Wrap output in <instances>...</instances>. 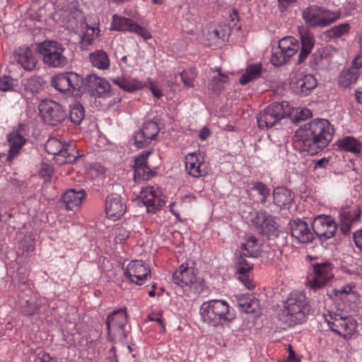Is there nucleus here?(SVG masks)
I'll return each mask as SVG.
<instances>
[{
    "mask_svg": "<svg viewBox=\"0 0 362 362\" xmlns=\"http://www.w3.org/2000/svg\"><path fill=\"white\" fill-rule=\"evenodd\" d=\"M290 114L291 107L288 102L272 103L257 115V125L262 129L272 128Z\"/></svg>",
    "mask_w": 362,
    "mask_h": 362,
    "instance_id": "0eeeda50",
    "label": "nucleus"
},
{
    "mask_svg": "<svg viewBox=\"0 0 362 362\" xmlns=\"http://www.w3.org/2000/svg\"><path fill=\"white\" fill-rule=\"evenodd\" d=\"M140 202L146 207L148 213H155L165 204L160 188L157 186L142 187L138 197Z\"/></svg>",
    "mask_w": 362,
    "mask_h": 362,
    "instance_id": "ddd939ff",
    "label": "nucleus"
},
{
    "mask_svg": "<svg viewBox=\"0 0 362 362\" xmlns=\"http://www.w3.org/2000/svg\"><path fill=\"white\" fill-rule=\"evenodd\" d=\"M353 238L356 246L362 251V228L354 232Z\"/></svg>",
    "mask_w": 362,
    "mask_h": 362,
    "instance_id": "13d9d810",
    "label": "nucleus"
},
{
    "mask_svg": "<svg viewBox=\"0 0 362 362\" xmlns=\"http://www.w3.org/2000/svg\"><path fill=\"white\" fill-rule=\"evenodd\" d=\"M309 313L310 306L305 293L294 291L284 302V307L279 314V317L285 325L292 327L305 322Z\"/></svg>",
    "mask_w": 362,
    "mask_h": 362,
    "instance_id": "f03ea898",
    "label": "nucleus"
},
{
    "mask_svg": "<svg viewBox=\"0 0 362 362\" xmlns=\"http://www.w3.org/2000/svg\"><path fill=\"white\" fill-rule=\"evenodd\" d=\"M340 17L338 12L324 9L317 6H311L303 11V18L305 23L311 27H326L336 21Z\"/></svg>",
    "mask_w": 362,
    "mask_h": 362,
    "instance_id": "1a4fd4ad",
    "label": "nucleus"
},
{
    "mask_svg": "<svg viewBox=\"0 0 362 362\" xmlns=\"http://www.w3.org/2000/svg\"><path fill=\"white\" fill-rule=\"evenodd\" d=\"M279 48L283 49L286 56L291 57L299 49L298 41L291 36L283 37L279 41Z\"/></svg>",
    "mask_w": 362,
    "mask_h": 362,
    "instance_id": "a19ab883",
    "label": "nucleus"
},
{
    "mask_svg": "<svg viewBox=\"0 0 362 362\" xmlns=\"http://www.w3.org/2000/svg\"><path fill=\"white\" fill-rule=\"evenodd\" d=\"M51 84L59 92L71 93L80 90L83 85V78L72 71L64 72L53 76Z\"/></svg>",
    "mask_w": 362,
    "mask_h": 362,
    "instance_id": "f8f14e48",
    "label": "nucleus"
},
{
    "mask_svg": "<svg viewBox=\"0 0 362 362\" xmlns=\"http://www.w3.org/2000/svg\"><path fill=\"white\" fill-rule=\"evenodd\" d=\"M81 16V13L78 9H74L73 10L69 15V21H71V19H75Z\"/></svg>",
    "mask_w": 362,
    "mask_h": 362,
    "instance_id": "338daca9",
    "label": "nucleus"
},
{
    "mask_svg": "<svg viewBox=\"0 0 362 362\" xmlns=\"http://www.w3.org/2000/svg\"><path fill=\"white\" fill-rule=\"evenodd\" d=\"M112 82L127 92H133L143 87L142 82L139 79L125 75L114 78Z\"/></svg>",
    "mask_w": 362,
    "mask_h": 362,
    "instance_id": "72a5a7b5",
    "label": "nucleus"
},
{
    "mask_svg": "<svg viewBox=\"0 0 362 362\" xmlns=\"http://www.w3.org/2000/svg\"><path fill=\"white\" fill-rule=\"evenodd\" d=\"M127 322L126 308L112 312L107 317L106 327L109 338L114 341H122L125 338L124 327Z\"/></svg>",
    "mask_w": 362,
    "mask_h": 362,
    "instance_id": "9b49d317",
    "label": "nucleus"
},
{
    "mask_svg": "<svg viewBox=\"0 0 362 362\" xmlns=\"http://www.w3.org/2000/svg\"><path fill=\"white\" fill-rule=\"evenodd\" d=\"M355 96L356 101L358 103L362 104V90H361L360 88L357 89L355 91Z\"/></svg>",
    "mask_w": 362,
    "mask_h": 362,
    "instance_id": "774afa93",
    "label": "nucleus"
},
{
    "mask_svg": "<svg viewBox=\"0 0 362 362\" xmlns=\"http://www.w3.org/2000/svg\"><path fill=\"white\" fill-rule=\"evenodd\" d=\"M127 209L125 204L118 194H110L106 199L105 212L107 216L116 221L120 218Z\"/></svg>",
    "mask_w": 362,
    "mask_h": 362,
    "instance_id": "393cba45",
    "label": "nucleus"
},
{
    "mask_svg": "<svg viewBox=\"0 0 362 362\" xmlns=\"http://www.w3.org/2000/svg\"><path fill=\"white\" fill-rule=\"evenodd\" d=\"M150 90H151L153 96L157 98H160L163 95L162 90L155 87L153 84H151Z\"/></svg>",
    "mask_w": 362,
    "mask_h": 362,
    "instance_id": "0e129e2a",
    "label": "nucleus"
},
{
    "mask_svg": "<svg viewBox=\"0 0 362 362\" xmlns=\"http://www.w3.org/2000/svg\"><path fill=\"white\" fill-rule=\"evenodd\" d=\"M120 68L124 71H129V69H134L136 66V60L134 58L123 56L119 62Z\"/></svg>",
    "mask_w": 362,
    "mask_h": 362,
    "instance_id": "603ef678",
    "label": "nucleus"
},
{
    "mask_svg": "<svg viewBox=\"0 0 362 362\" xmlns=\"http://www.w3.org/2000/svg\"><path fill=\"white\" fill-rule=\"evenodd\" d=\"M151 153V151L141 153L134 159V179L135 180H149L153 177V173L147 164V158Z\"/></svg>",
    "mask_w": 362,
    "mask_h": 362,
    "instance_id": "a878e982",
    "label": "nucleus"
},
{
    "mask_svg": "<svg viewBox=\"0 0 362 362\" xmlns=\"http://www.w3.org/2000/svg\"><path fill=\"white\" fill-rule=\"evenodd\" d=\"M286 52L279 46L273 50L271 55V63L275 66H280L285 64L289 59L290 57L286 55Z\"/></svg>",
    "mask_w": 362,
    "mask_h": 362,
    "instance_id": "c03bdc74",
    "label": "nucleus"
},
{
    "mask_svg": "<svg viewBox=\"0 0 362 362\" xmlns=\"http://www.w3.org/2000/svg\"><path fill=\"white\" fill-rule=\"evenodd\" d=\"M337 229V223L330 216H317L313 222V232L321 239L327 240L334 237Z\"/></svg>",
    "mask_w": 362,
    "mask_h": 362,
    "instance_id": "a211bd4d",
    "label": "nucleus"
},
{
    "mask_svg": "<svg viewBox=\"0 0 362 362\" xmlns=\"http://www.w3.org/2000/svg\"><path fill=\"white\" fill-rule=\"evenodd\" d=\"M334 269L329 261L312 263L307 278V287L313 291L325 288L334 276Z\"/></svg>",
    "mask_w": 362,
    "mask_h": 362,
    "instance_id": "39448f33",
    "label": "nucleus"
},
{
    "mask_svg": "<svg viewBox=\"0 0 362 362\" xmlns=\"http://www.w3.org/2000/svg\"><path fill=\"white\" fill-rule=\"evenodd\" d=\"M39 110L45 122L52 126L62 123L66 117L62 106L53 100L42 101Z\"/></svg>",
    "mask_w": 362,
    "mask_h": 362,
    "instance_id": "4468645a",
    "label": "nucleus"
},
{
    "mask_svg": "<svg viewBox=\"0 0 362 362\" xmlns=\"http://www.w3.org/2000/svg\"><path fill=\"white\" fill-rule=\"evenodd\" d=\"M351 223L341 221L340 229L344 234H347L351 230Z\"/></svg>",
    "mask_w": 362,
    "mask_h": 362,
    "instance_id": "e2e57ef3",
    "label": "nucleus"
},
{
    "mask_svg": "<svg viewBox=\"0 0 362 362\" xmlns=\"http://www.w3.org/2000/svg\"><path fill=\"white\" fill-rule=\"evenodd\" d=\"M185 168L189 175L199 178L207 174L206 163L199 153H189L185 156Z\"/></svg>",
    "mask_w": 362,
    "mask_h": 362,
    "instance_id": "6ab92c4d",
    "label": "nucleus"
},
{
    "mask_svg": "<svg viewBox=\"0 0 362 362\" xmlns=\"http://www.w3.org/2000/svg\"><path fill=\"white\" fill-rule=\"evenodd\" d=\"M85 110L82 105L75 102L70 105L69 119L74 124H80L84 119Z\"/></svg>",
    "mask_w": 362,
    "mask_h": 362,
    "instance_id": "79ce46f5",
    "label": "nucleus"
},
{
    "mask_svg": "<svg viewBox=\"0 0 362 362\" xmlns=\"http://www.w3.org/2000/svg\"><path fill=\"white\" fill-rule=\"evenodd\" d=\"M334 132V127L328 120L317 119L299 127L296 137L302 151L315 155L332 141Z\"/></svg>",
    "mask_w": 362,
    "mask_h": 362,
    "instance_id": "f257e3e1",
    "label": "nucleus"
},
{
    "mask_svg": "<svg viewBox=\"0 0 362 362\" xmlns=\"http://www.w3.org/2000/svg\"><path fill=\"white\" fill-rule=\"evenodd\" d=\"M51 4L47 0H33L28 10V14L34 21H42L51 8Z\"/></svg>",
    "mask_w": 362,
    "mask_h": 362,
    "instance_id": "2f4dec72",
    "label": "nucleus"
},
{
    "mask_svg": "<svg viewBox=\"0 0 362 362\" xmlns=\"http://www.w3.org/2000/svg\"><path fill=\"white\" fill-rule=\"evenodd\" d=\"M317 79L313 74H298L292 83V88L300 96L309 95L317 86Z\"/></svg>",
    "mask_w": 362,
    "mask_h": 362,
    "instance_id": "b1692460",
    "label": "nucleus"
},
{
    "mask_svg": "<svg viewBox=\"0 0 362 362\" xmlns=\"http://www.w3.org/2000/svg\"><path fill=\"white\" fill-rule=\"evenodd\" d=\"M293 199V194L287 188L279 187L273 191V202L281 209H289Z\"/></svg>",
    "mask_w": 362,
    "mask_h": 362,
    "instance_id": "c756f323",
    "label": "nucleus"
},
{
    "mask_svg": "<svg viewBox=\"0 0 362 362\" xmlns=\"http://www.w3.org/2000/svg\"><path fill=\"white\" fill-rule=\"evenodd\" d=\"M252 189L256 191L259 195L262 197L260 199L261 204H265L268 197L270 195V189L262 182H255Z\"/></svg>",
    "mask_w": 362,
    "mask_h": 362,
    "instance_id": "de8ad7c7",
    "label": "nucleus"
},
{
    "mask_svg": "<svg viewBox=\"0 0 362 362\" xmlns=\"http://www.w3.org/2000/svg\"><path fill=\"white\" fill-rule=\"evenodd\" d=\"M199 314L204 323L213 327L230 322L235 317L227 301L216 299L204 302L201 305Z\"/></svg>",
    "mask_w": 362,
    "mask_h": 362,
    "instance_id": "7ed1b4c3",
    "label": "nucleus"
},
{
    "mask_svg": "<svg viewBox=\"0 0 362 362\" xmlns=\"http://www.w3.org/2000/svg\"><path fill=\"white\" fill-rule=\"evenodd\" d=\"M45 150L54 156V159L59 165L74 163L80 156L74 144H66L54 137L47 140Z\"/></svg>",
    "mask_w": 362,
    "mask_h": 362,
    "instance_id": "6e6552de",
    "label": "nucleus"
},
{
    "mask_svg": "<svg viewBox=\"0 0 362 362\" xmlns=\"http://www.w3.org/2000/svg\"><path fill=\"white\" fill-rule=\"evenodd\" d=\"M14 59L26 71L34 70L37 63L34 53L26 46L19 47L16 49Z\"/></svg>",
    "mask_w": 362,
    "mask_h": 362,
    "instance_id": "bb28decb",
    "label": "nucleus"
},
{
    "mask_svg": "<svg viewBox=\"0 0 362 362\" xmlns=\"http://www.w3.org/2000/svg\"><path fill=\"white\" fill-rule=\"evenodd\" d=\"M245 257L242 253L240 254L238 261L237 274H238V279L243 285L249 290H252L254 285L250 281V274L254 264L246 260Z\"/></svg>",
    "mask_w": 362,
    "mask_h": 362,
    "instance_id": "cd10ccee",
    "label": "nucleus"
},
{
    "mask_svg": "<svg viewBox=\"0 0 362 362\" xmlns=\"http://www.w3.org/2000/svg\"><path fill=\"white\" fill-rule=\"evenodd\" d=\"M28 134V126L24 124H19L7 135V141L9 144L8 160H13L20 153L22 147L26 143V136Z\"/></svg>",
    "mask_w": 362,
    "mask_h": 362,
    "instance_id": "2eb2a0df",
    "label": "nucleus"
},
{
    "mask_svg": "<svg viewBox=\"0 0 362 362\" xmlns=\"http://www.w3.org/2000/svg\"><path fill=\"white\" fill-rule=\"evenodd\" d=\"M218 72V76H214L211 82V86L214 91H220L223 86L228 81V76L221 72L220 69L216 68Z\"/></svg>",
    "mask_w": 362,
    "mask_h": 362,
    "instance_id": "09e8293b",
    "label": "nucleus"
},
{
    "mask_svg": "<svg viewBox=\"0 0 362 362\" xmlns=\"http://www.w3.org/2000/svg\"><path fill=\"white\" fill-rule=\"evenodd\" d=\"M83 29H85L81 37V47L86 49L99 36L100 30L97 27L89 26L86 22L81 24Z\"/></svg>",
    "mask_w": 362,
    "mask_h": 362,
    "instance_id": "58836bf2",
    "label": "nucleus"
},
{
    "mask_svg": "<svg viewBox=\"0 0 362 362\" xmlns=\"http://www.w3.org/2000/svg\"><path fill=\"white\" fill-rule=\"evenodd\" d=\"M240 249L241 253L247 257H257L260 252V246L257 239L252 235L246 237L245 242L242 243Z\"/></svg>",
    "mask_w": 362,
    "mask_h": 362,
    "instance_id": "f704fd0d",
    "label": "nucleus"
},
{
    "mask_svg": "<svg viewBox=\"0 0 362 362\" xmlns=\"http://www.w3.org/2000/svg\"><path fill=\"white\" fill-rule=\"evenodd\" d=\"M329 158L325 157L316 160L315 163L314 169L316 170L317 168H326L329 164Z\"/></svg>",
    "mask_w": 362,
    "mask_h": 362,
    "instance_id": "bf43d9fd",
    "label": "nucleus"
},
{
    "mask_svg": "<svg viewBox=\"0 0 362 362\" xmlns=\"http://www.w3.org/2000/svg\"><path fill=\"white\" fill-rule=\"evenodd\" d=\"M361 216V210L358 208L344 211L340 214L341 221L354 223L359 220Z\"/></svg>",
    "mask_w": 362,
    "mask_h": 362,
    "instance_id": "49530a36",
    "label": "nucleus"
},
{
    "mask_svg": "<svg viewBox=\"0 0 362 362\" xmlns=\"http://www.w3.org/2000/svg\"><path fill=\"white\" fill-rule=\"evenodd\" d=\"M151 276L148 265L141 260L132 261L127 267L124 277L136 285H143Z\"/></svg>",
    "mask_w": 362,
    "mask_h": 362,
    "instance_id": "f3484780",
    "label": "nucleus"
},
{
    "mask_svg": "<svg viewBox=\"0 0 362 362\" xmlns=\"http://www.w3.org/2000/svg\"><path fill=\"white\" fill-rule=\"evenodd\" d=\"M238 305L245 313L258 315L259 313V302L250 294H240L235 296Z\"/></svg>",
    "mask_w": 362,
    "mask_h": 362,
    "instance_id": "7c9ffc66",
    "label": "nucleus"
},
{
    "mask_svg": "<svg viewBox=\"0 0 362 362\" xmlns=\"http://www.w3.org/2000/svg\"><path fill=\"white\" fill-rule=\"evenodd\" d=\"M159 132L158 124L153 121L144 123L141 130L134 135L135 144L138 148H144L155 139Z\"/></svg>",
    "mask_w": 362,
    "mask_h": 362,
    "instance_id": "4be33fe9",
    "label": "nucleus"
},
{
    "mask_svg": "<svg viewBox=\"0 0 362 362\" xmlns=\"http://www.w3.org/2000/svg\"><path fill=\"white\" fill-rule=\"evenodd\" d=\"M211 134L210 130L207 127H204L201 129L199 133V139L202 141L206 140Z\"/></svg>",
    "mask_w": 362,
    "mask_h": 362,
    "instance_id": "680f3d73",
    "label": "nucleus"
},
{
    "mask_svg": "<svg viewBox=\"0 0 362 362\" xmlns=\"http://www.w3.org/2000/svg\"><path fill=\"white\" fill-rule=\"evenodd\" d=\"M173 282L185 292L199 294L205 289V282L198 278L193 268H189L188 263H182L174 272L172 276Z\"/></svg>",
    "mask_w": 362,
    "mask_h": 362,
    "instance_id": "20e7f679",
    "label": "nucleus"
},
{
    "mask_svg": "<svg viewBox=\"0 0 362 362\" xmlns=\"http://www.w3.org/2000/svg\"><path fill=\"white\" fill-rule=\"evenodd\" d=\"M35 301L26 300L21 305V312L25 315L32 316L34 315H37V308H36Z\"/></svg>",
    "mask_w": 362,
    "mask_h": 362,
    "instance_id": "3c124183",
    "label": "nucleus"
},
{
    "mask_svg": "<svg viewBox=\"0 0 362 362\" xmlns=\"http://www.w3.org/2000/svg\"><path fill=\"white\" fill-rule=\"evenodd\" d=\"M44 85L43 80L39 76H31L21 81V86L26 93L39 92Z\"/></svg>",
    "mask_w": 362,
    "mask_h": 362,
    "instance_id": "ea45409f",
    "label": "nucleus"
},
{
    "mask_svg": "<svg viewBox=\"0 0 362 362\" xmlns=\"http://www.w3.org/2000/svg\"><path fill=\"white\" fill-rule=\"evenodd\" d=\"M358 70L355 68L343 71L339 76V83L343 87H348L358 80Z\"/></svg>",
    "mask_w": 362,
    "mask_h": 362,
    "instance_id": "37998d69",
    "label": "nucleus"
},
{
    "mask_svg": "<svg viewBox=\"0 0 362 362\" xmlns=\"http://www.w3.org/2000/svg\"><path fill=\"white\" fill-rule=\"evenodd\" d=\"M85 197L83 189H71L67 190L63 195L62 199L65 204L67 210H72L74 208L79 206Z\"/></svg>",
    "mask_w": 362,
    "mask_h": 362,
    "instance_id": "473e14b6",
    "label": "nucleus"
},
{
    "mask_svg": "<svg viewBox=\"0 0 362 362\" xmlns=\"http://www.w3.org/2000/svg\"><path fill=\"white\" fill-rule=\"evenodd\" d=\"M353 64L354 65V68L358 70V69L362 67V52H358V54L355 57Z\"/></svg>",
    "mask_w": 362,
    "mask_h": 362,
    "instance_id": "052dcab7",
    "label": "nucleus"
},
{
    "mask_svg": "<svg viewBox=\"0 0 362 362\" xmlns=\"http://www.w3.org/2000/svg\"><path fill=\"white\" fill-rule=\"evenodd\" d=\"M301 49L298 55V63H302L310 53L315 45V39L312 34L305 32L300 35Z\"/></svg>",
    "mask_w": 362,
    "mask_h": 362,
    "instance_id": "e433bc0d",
    "label": "nucleus"
},
{
    "mask_svg": "<svg viewBox=\"0 0 362 362\" xmlns=\"http://www.w3.org/2000/svg\"><path fill=\"white\" fill-rule=\"evenodd\" d=\"M149 319L151 321H156V322H158L161 327H164V323H163V317H162V314H159L158 315H150L149 316Z\"/></svg>",
    "mask_w": 362,
    "mask_h": 362,
    "instance_id": "69168bd1",
    "label": "nucleus"
},
{
    "mask_svg": "<svg viewBox=\"0 0 362 362\" xmlns=\"http://www.w3.org/2000/svg\"><path fill=\"white\" fill-rule=\"evenodd\" d=\"M331 330L344 339H349L356 332L357 323L350 317H341L329 312L324 315Z\"/></svg>",
    "mask_w": 362,
    "mask_h": 362,
    "instance_id": "9d476101",
    "label": "nucleus"
},
{
    "mask_svg": "<svg viewBox=\"0 0 362 362\" xmlns=\"http://www.w3.org/2000/svg\"><path fill=\"white\" fill-rule=\"evenodd\" d=\"M35 304L37 314L48 315L49 313V302L45 297H38L35 299Z\"/></svg>",
    "mask_w": 362,
    "mask_h": 362,
    "instance_id": "8fccbe9b",
    "label": "nucleus"
},
{
    "mask_svg": "<svg viewBox=\"0 0 362 362\" xmlns=\"http://www.w3.org/2000/svg\"><path fill=\"white\" fill-rule=\"evenodd\" d=\"M43 62L49 67L62 68L68 64L64 45L54 40H45L37 45Z\"/></svg>",
    "mask_w": 362,
    "mask_h": 362,
    "instance_id": "423d86ee",
    "label": "nucleus"
},
{
    "mask_svg": "<svg viewBox=\"0 0 362 362\" xmlns=\"http://www.w3.org/2000/svg\"><path fill=\"white\" fill-rule=\"evenodd\" d=\"M53 168L47 163H42L40 170V175L46 180H49L53 175Z\"/></svg>",
    "mask_w": 362,
    "mask_h": 362,
    "instance_id": "6e6d98bb",
    "label": "nucleus"
},
{
    "mask_svg": "<svg viewBox=\"0 0 362 362\" xmlns=\"http://www.w3.org/2000/svg\"><path fill=\"white\" fill-rule=\"evenodd\" d=\"M16 86V80L8 76H0V90L8 91Z\"/></svg>",
    "mask_w": 362,
    "mask_h": 362,
    "instance_id": "864d4df0",
    "label": "nucleus"
},
{
    "mask_svg": "<svg viewBox=\"0 0 362 362\" xmlns=\"http://www.w3.org/2000/svg\"><path fill=\"white\" fill-rule=\"evenodd\" d=\"M350 29V25L349 23H344L334 26L330 30H327V35L329 37L339 38L342 36L347 35Z\"/></svg>",
    "mask_w": 362,
    "mask_h": 362,
    "instance_id": "a18cd8bd",
    "label": "nucleus"
},
{
    "mask_svg": "<svg viewBox=\"0 0 362 362\" xmlns=\"http://www.w3.org/2000/svg\"><path fill=\"white\" fill-rule=\"evenodd\" d=\"M262 66L260 63L248 65L245 72L240 77V83L241 85H245L252 81L259 78L262 74Z\"/></svg>",
    "mask_w": 362,
    "mask_h": 362,
    "instance_id": "4c0bfd02",
    "label": "nucleus"
},
{
    "mask_svg": "<svg viewBox=\"0 0 362 362\" xmlns=\"http://www.w3.org/2000/svg\"><path fill=\"white\" fill-rule=\"evenodd\" d=\"M334 292L337 297L342 298L343 296L349 295L352 292V286L348 284L341 288L334 290Z\"/></svg>",
    "mask_w": 362,
    "mask_h": 362,
    "instance_id": "4d7b16f0",
    "label": "nucleus"
},
{
    "mask_svg": "<svg viewBox=\"0 0 362 362\" xmlns=\"http://www.w3.org/2000/svg\"><path fill=\"white\" fill-rule=\"evenodd\" d=\"M110 30L134 33L146 40L152 37L151 33L146 28L140 26L133 20L117 14H114L112 17Z\"/></svg>",
    "mask_w": 362,
    "mask_h": 362,
    "instance_id": "dca6fc26",
    "label": "nucleus"
},
{
    "mask_svg": "<svg viewBox=\"0 0 362 362\" xmlns=\"http://www.w3.org/2000/svg\"><path fill=\"white\" fill-rule=\"evenodd\" d=\"M180 75L181 80L186 88H192L194 86V76H193L192 72L183 71L180 74Z\"/></svg>",
    "mask_w": 362,
    "mask_h": 362,
    "instance_id": "5fc2aeb1",
    "label": "nucleus"
},
{
    "mask_svg": "<svg viewBox=\"0 0 362 362\" xmlns=\"http://www.w3.org/2000/svg\"><path fill=\"white\" fill-rule=\"evenodd\" d=\"M91 64L101 70L107 69L110 66L109 57L106 52L102 49L96 50L89 54Z\"/></svg>",
    "mask_w": 362,
    "mask_h": 362,
    "instance_id": "c9c22d12",
    "label": "nucleus"
},
{
    "mask_svg": "<svg viewBox=\"0 0 362 362\" xmlns=\"http://www.w3.org/2000/svg\"><path fill=\"white\" fill-rule=\"evenodd\" d=\"M337 148L341 151L350 152L358 156L362 151V144L356 138L346 136L335 142Z\"/></svg>",
    "mask_w": 362,
    "mask_h": 362,
    "instance_id": "c85d7f7f",
    "label": "nucleus"
},
{
    "mask_svg": "<svg viewBox=\"0 0 362 362\" xmlns=\"http://www.w3.org/2000/svg\"><path fill=\"white\" fill-rule=\"evenodd\" d=\"M86 81L87 88L91 95L99 98H106L110 95L111 86L105 78L95 74H90L87 76Z\"/></svg>",
    "mask_w": 362,
    "mask_h": 362,
    "instance_id": "aec40b11",
    "label": "nucleus"
},
{
    "mask_svg": "<svg viewBox=\"0 0 362 362\" xmlns=\"http://www.w3.org/2000/svg\"><path fill=\"white\" fill-rule=\"evenodd\" d=\"M290 226L291 236L298 243L308 244L314 240V233L304 221L293 219L291 221Z\"/></svg>",
    "mask_w": 362,
    "mask_h": 362,
    "instance_id": "5701e85b",
    "label": "nucleus"
},
{
    "mask_svg": "<svg viewBox=\"0 0 362 362\" xmlns=\"http://www.w3.org/2000/svg\"><path fill=\"white\" fill-rule=\"evenodd\" d=\"M252 221L262 233L267 236L274 235L278 228L274 217L264 211L257 212Z\"/></svg>",
    "mask_w": 362,
    "mask_h": 362,
    "instance_id": "412c9836",
    "label": "nucleus"
}]
</instances>
